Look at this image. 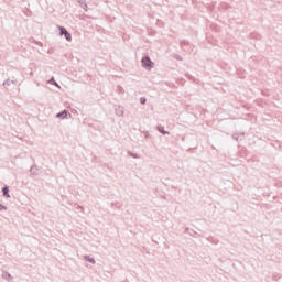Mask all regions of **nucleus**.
Masks as SVG:
<instances>
[{"label":"nucleus","instance_id":"1","mask_svg":"<svg viewBox=\"0 0 282 282\" xmlns=\"http://www.w3.org/2000/svg\"><path fill=\"white\" fill-rule=\"evenodd\" d=\"M141 65L144 69L151 72V68L154 67L155 63L151 61V57L149 55H145L142 57Z\"/></svg>","mask_w":282,"mask_h":282},{"label":"nucleus","instance_id":"2","mask_svg":"<svg viewBox=\"0 0 282 282\" xmlns=\"http://www.w3.org/2000/svg\"><path fill=\"white\" fill-rule=\"evenodd\" d=\"M57 29L59 30V36H64L66 41L72 42V33L65 26L57 25Z\"/></svg>","mask_w":282,"mask_h":282},{"label":"nucleus","instance_id":"3","mask_svg":"<svg viewBox=\"0 0 282 282\" xmlns=\"http://www.w3.org/2000/svg\"><path fill=\"white\" fill-rule=\"evenodd\" d=\"M56 118H59L61 120H65V118H72V112H69L67 109H64L56 113Z\"/></svg>","mask_w":282,"mask_h":282},{"label":"nucleus","instance_id":"4","mask_svg":"<svg viewBox=\"0 0 282 282\" xmlns=\"http://www.w3.org/2000/svg\"><path fill=\"white\" fill-rule=\"evenodd\" d=\"M116 116H124V107L123 106H115Z\"/></svg>","mask_w":282,"mask_h":282},{"label":"nucleus","instance_id":"5","mask_svg":"<svg viewBox=\"0 0 282 282\" xmlns=\"http://www.w3.org/2000/svg\"><path fill=\"white\" fill-rule=\"evenodd\" d=\"M11 85L17 86V80H14V79H7V80H4V82L2 83V86H3L6 89H8V87H10Z\"/></svg>","mask_w":282,"mask_h":282},{"label":"nucleus","instance_id":"6","mask_svg":"<svg viewBox=\"0 0 282 282\" xmlns=\"http://www.w3.org/2000/svg\"><path fill=\"white\" fill-rule=\"evenodd\" d=\"M2 195L3 197H6L7 199H10V186L4 185L2 187Z\"/></svg>","mask_w":282,"mask_h":282},{"label":"nucleus","instance_id":"7","mask_svg":"<svg viewBox=\"0 0 282 282\" xmlns=\"http://www.w3.org/2000/svg\"><path fill=\"white\" fill-rule=\"evenodd\" d=\"M156 131H159V133H162V135H170L171 134V132H169L164 129V126H156Z\"/></svg>","mask_w":282,"mask_h":282},{"label":"nucleus","instance_id":"8","mask_svg":"<svg viewBox=\"0 0 282 282\" xmlns=\"http://www.w3.org/2000/svg\"><path fill=\"white\" fill-rule=\"evenodd\" d=\"M243 135H246V132H235L232 139L239 142V138H243Z\"/></svg>","mask_w":282,"mask_h":282},{"label":"nucleus","instance_id":"9","mask_svg":"<svg viewBox=\"0 0 282 282\" xmlns=\"http://www.w3.org/2000/svg\"><path fill=\"white\" fill-rule=\"evenodd\" d=\"M30 173L31 175H34V176L39 175V166L32 165L30 169Z\"/></svg>","mask_w":282,"mask_h":282},{"label":"nucleus","instance_id":"10","mask_svg":"<svg viewBox=\"0 0 282 282\" xmlns=\"http://www.w3.org/2000/svg\"><path fill=\"white\" fill-rule=\"evenodd\" d=\"M2 279H6V281H12V279H14L12 276V274H10V272L6 271L3 274H2Z\"/></svg>","mask_w":282,"mask_h":282},{"label":"nucleus","instance_id":"11","mask_svg":"<svg viewBox=\"0 0 282 282\" xmlns=\"http://www.w3.org/2000/svg\"><path fill=\"white\" fill-rule=\"evenodd\" d=\"M84 260H86L88 263H91L93 265L96 264V259L90 256H84Z\"/></svg>","mask_w":282,"mask_h":282},{"label":"nucleus","instance_id":"12","mask_svg":"<svg viewBox=\"0 0 282 282\" xmlns=\"http://www.w3.org/2000/svg\"><path fill=\"white\" fill-rule=\"evenodd\" d=\"M77 2L79 3L80 8H83V10H87V3H85V0H77Z\"/></svg>","mask_w":282,"mask_h":282},{"label":"nucleus","instance_id":"13","mask_svg":"<svg viewBox=\"0 0 282 282\" xmlns=\"http://www.w3.org/2000/svg\"><path fill=\"white\" fill-rule=\"evenodd\" d=\"M185 77H187L188 80H193V83H197V79L193 75H191L188 73L185 74Z\"/></svg>","mask_w":282,"mask_h":282},{"label":"nucleus","instance_id":"14","mask_svg":"<svg viewBox=\"0 0 282 282\" xmlns=\"http://www.w3.org/2000/svg\"><path fill=\"white\" fill-rule=\"evenodd\" d=\"M185 232L187 235H191V237H195V235H197V232H195V230H191L189 228L185 229Z\"/></svg>","mask_w":282,"mask_h":282},{"label":"nucleus","instance_id":"15","mask_svg":"<svg viewBox=\"0 0 282 282\" xmlns=\"http://www.w3.org/2000/svg\"><path fill=\"white\" fill-rule=\"evenodd\" d=\"M128 154L130 155V158H133L134 160H138L139 158L138 153H133L131 151H129Z\"/></svg>","mask_w":282,"mask_h":282},{"label":"nucleus","instance_id":"16","mask_svg":"<svg viewBox=\"0 0 282 282\" xmlns=\"http://www.w3.org/2000/svg\"><path fill=\"white\" fill-rule=\"evenodd\" d=\"M173 58H175V61H184V58L180 54H174Z\"/></svg>","mask_w":282,"mask_h":282},{"label":"nucleus","instance_id":"17","mask_svg":"<svg viewBox=\"0 0 282 282\" xmlns=\"http://www.w3.org/2000/svg\"><path fill=\"white\" fill-rule=\"evenodd\" d=\"M181 47H186V45H188V41H186V40H183V41H181Z\"/></svg>","mask_w":282,"mask_h":282},{"label":"nucleus","instance_id":"18","mask_svg":"<svg viewBox=\"0 0 282 282\" xmlns=\"http://www.w3.org/2000/svg\"><path fill=\"white\" fill-rule=\"evenodd\" d=\"M250 36L251 39H261V35H259L258 33H251Z\"/></svg>","mask_w":282,"mask_h":282},{"label":"nucleus","instance_id":"19","mask_svg":"<svg viewBox=\"0 0 282 282\" xmlns=\"http://www.w3.org/2000/svg\"><path fill=\"white\" fill-rule=\"evenodd\" d=\"M272 279H273V281H279V279H281V275L274 273V274L272 275Z\"/></svg>","mask_w":282,"mask_h":282},{"label":"nucleus","instance_id":"20","mask_svg":"<svg viewBox=\"0 0 282 282\" xmlns=\"http://www.w3.org/2000/svg\"><path fill=\"white\" fill-rule=\"evenodd\" d=\"M140 104L141 105H147V97H141L140 98Z\"/></svg>","mask_w":282,"mask_h":282},{"label":"nucleus","instance_id":"21","mask_svg":"<svg viewBox=\"0 0 282 282\" xmlns=\"http://www.w3.org/2000/svg\"><path fill=\"white\" fill-rule=\"evenodd\" d=\"M8 210V207L0 203V212Z\"/></svg>","mask_w":282,"mask_h":282},{"label":"nucleus","instance_id":"22","mask_svg":"<svg viewBox=\"0 0 282 282\" xmlns=\"http://www.w3.org/2000/svg\"><path fill=\"white\" fill-rule=\"evenodd\" d=\"M54 82H56V79H54V77H52V78L48 80V83H50L51 85H54Z\"/></svg>","mask_w":282,"mask_h":282},{"label":"nucleus","instance_id":"23","mask_svg":"<svg viewBox=\"0 0 282 282\" xmlns=\"http://www.w3.org/2000/svg\"><path fill=\"white\" fill-rule=\"evenodd\" d=\"M53 85H55V87L61 88V85L57 82H54Z\"/></svg>","mask_w":282,"mask_h":282},{"label":"nucleus","instance_id":"24","mask_svg":"<svg viewBox=\"0 0 282 282\" xmlns=\"http://www.w3.org/2000/svg\"><path fill=\"white\" fill-rule=\"evenodd\" d=\"M37 44H39L40 46H42V45H43V43H42V42H37Z\"/></svg>","mask_w":282,"mask_h":282},{"label":"nucleus","instance_id":"25","mask_svg":"<svg viewBox=\"0 0 282 282\" xmlns=\"http://www.w3.org/2000/svg\"><path fill=\"white\" fill-rule=\"evenodd\" d=\"M181 83H185V80L182 78V79H181Z\"/></svg>","mask_w":282,"mask_h":282},{"label":"nucleus","instance_id":"26","mask_svg":"<svg viewBox=\"0 0 282 282\" xmlns=\"http://www.w3.org/2000/svg\"><path fill=\"white\" fill-rule=\"evenodd\" d=\"M48 54H52V51H48Z\"/></svg>","mask_w":282,"mask_h":282}]
</instances>
